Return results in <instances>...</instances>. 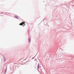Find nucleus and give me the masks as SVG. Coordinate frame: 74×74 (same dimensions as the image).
<instances>
[{"label": "nucleus", "mask_w": 74, "mask_h": 74, "mask_svg": "<svg viewBox=\"0 0 74 74\" xmlns=\"http://www.w3.org/2000/svg\"><path fill=\"white\" fill-rule=\"evenodd\" d=\"M25 22H22V23H21L19 24V25H24V26H25Z\"/></svg>", "instance_id": "nucleus-1"}, {"label": "nucleus", "mask_w": 74, "mask_h": 74, "mask_svg": "<svg viewBox=\"0 0 74 74\" xmlns=\"http://www.w3.org/2000/svg\"><path fill=\"white\" fill-rule=\"evenodd\" d=\"M37 68L38 69H39V68H40V64H38Z\"/></svg>", "instance_id": "nucleus-2"}, {"label": "nucleus", "mask_w": 74, "mask_h": 74, "mask_svg": "<svg viewBox=\"0 0 74 74\" xmlns=\"http://www.w3.org/2000/svg\"><path fill=\"white\" fill-rule=\"evenodd\" d=\"M29 42H30V39H29Z\"/></svg>", "instance_id": "nucleus-3"}, {"label": "nucleus", "mask_w": 74, "mask_h": 74, "mask_svg": "<svg viewBox=\"0 0 74 74\" xmlns=\"http://www.w3.org/2000/svg\"><path fill=\"white\" fill-rule=\"evenodd\" d=\"M23 26H24V25H23Z\"/></svg>", "instance_id": "nucleus-4"}]
</instances>
